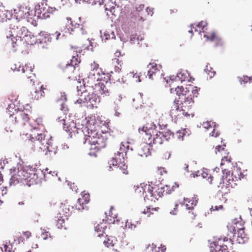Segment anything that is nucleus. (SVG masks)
Returning a JSON list of instances; mask_svg holds the SVG:
<instances>
[{
    "label": "nucleus",
    "mask_w": 252,
    "mask_h": 252,
    "mask_svg": "<svg viewBox=\"0 0 252 252\" xmlns=\"http://www.w3.org/2000/svg\"><path fill=\"white\" fill-rule=\"evenodd\" d=\"M55 10V8L42 2L36 5L34 8H31L23 4L17 6L13 9L12 15L19 18L23 23H29L31 25L36 26L37 19L49 18Z\"/></svg>",
    "instance_id": "1"
},
{
    "label": "nucleus",
    "mask_w": 252,
    "mask_h": 252,
    "mask_svg": "<svg viewBox=\"0 0 252 252\" xmlns=\"http://www.w3.org/2000/svg\"><path fill=\"white\" fill-rule=\"evenodd\" d=\"M10 20L9 31L6 33V37L13 47L16 46L23 41L28 45H33L37 42L35 38L25 27L29 23H23L19 18L15 15Z\"/></svg>",
    "instance_id": "2"
},
{
    "label": "nucleus",
    "mask_w": 252,
    "mask_h": 252,
    "mask_svg": "<svg viewBox=\"0 0 252 252\" xmlns=\"http://www.w3.org/2000/svg\"><path fill=\"white\" fill-rule=\"evenodd\" d=\"M180 101L174 102L170 110L169 114L173 121L177 122L185 117L186 118H192L194 115L193 110L194 101L191 97L187 95H181Z\"/></svg>",
    "instance_id": "3"
},
{
    "label": "nucleus",
    "mask_w": 252,
    "mask_h": 252,
    "mask_svg": "<svg viewBox=\"0 0 252 252\" xmlns=\"http://www.w3.org/2000/svg\"><path fill=\"white\" fill-rule=\"evenodd\" d=\"M34 168L30 166L18 165L17 169L11 168L10 183L15 185L19 182L30 186L35 182L36 176L34 173Z\"/></svg>",
    "instance_id": "4"
},
{
    "label": "nucleus",
    "mask_w": 252,
    "mask_h": 252,
    "mask_svg": "<svg viewBox=\"0 0 252 252\" xmlns=\"http://www.w3.org/2000/svg\"><path fill=\"white\" fill-rule=\"evenodd\" d=\"M135 192L145 201L155 202L163 195L164 190L162 186L151 182L141 184L135 189Z\"/></svg>",
    "instance_id": "5"
},
{
    "label": "nucleus",
    "mask_w": 252,
    "mask_h": 252,
    "mask_svg": "<svg viewBox=\"0 0 252 252\" xmlns=\"http://www.w3.org/2000/svg\"><path fill=\"white\" fill-rule=\"evenodd\" d=\"M21 136L24 140H29L33 143L34 151L40 153L43 152L46 155L52 151L51 137L46 136L44 133L38 134L36 138L24 130L21 132Z\"/></svg>",
    "instance_id": "6"
},
{
    "label": "nucleus",
    "mask_w": 252,
    "mask_h": 252,
    "mask_svg": "<svg viewBox=\"0 0 252 252\" xmlns=\"http://www.w3.org/2000/svg\"><path fill=\"white\" fill-rule=\"evenodd\" d=\"M84 143L90 150H100L105 147V137L97 129L89 130L87 128H83Z\"/></svg>",
    "instance_id": "7"
},
{
    "label": "nucleus",
    "mask_w": 252,
    "mask_h": 252,
    "mask_svg": "<svg viewBox=\"0 0 252 252\" xmlns=\"http://www.w3.org/2000/svg\"><path fill=\"white\" fill-rule=\"evenodd\" d=\"M78 98L75 101L76 104H84L88 108H97L100 102L98 96L94 93H90L84 87L78 91Z\"/></svg>",
    "instance_id": "8"
},
{
    "label": "nucleus",
    "mask_w": 252,
    "mask_h": 252,
    "mask_svg": "<svg viewBox=\"0 0 252 252\" xmlns=\"http://www.w3.org/2000/svg\"><path fill=\"white\" fill-rule=\"evenodd\" d=\"M108 78V75L99 67L98 63L94 62L92 63L90 65V71L86 78L88 83L91 84L95 83L97 81H102L107 83Z\"/></svg>",
    "instance_id": "9"
},
{
    "label": "nucleus",
    "mask_w": 252,
    "mask_h": 252,
    "mask_svg": "<svg viewBox=\"0 0 252 252\" xmlns=\"http://www.w3.org/2000/svg\"><path fill=\"white\" fill-rule=\"evenodd\" d=\"M232 241L226 237L218 238L210 244V252H229L228 251L232 248Z\"/></svg>",
    "instance_id": "10"
},
{
    "label": "nucleus",
    "mask_w": 252,
    "mask_h": 252,
    "mask_svg": "<svg viewBox=\"0 0 252 252\" xmlns=\"http://www.w3.org/2000/svg\"><path fill=\"white\" fill-rule=\"evenodd\" d=\"M97 115H91L85 118L82 125L83 128H87L89 130L97 129V128L104 126L106 123Z\"/></svg>",
    "instance_id": "11"
},
{
    "label": "nucleus",
    "mask_w": 252,
    "mask_h": 252,
    "mask_svg": "<svg viewBox=\"0 0 252 252\" xmlns=\"http://www.w3.org/2000/svg\"><path fill=\"white\" fill-rule=\"evenodd\" d=\"M126 157L124 154L122 155L118 152L116 153L114 157L109 162V170H113V167L116 168H119L123 174H127L128 173L127 166L125 163Z\"/></svg>",
    "instance_id": "12"
},
{
    "label": "nucleus",
    "mask_w": 252,
    "mask_h": 252,
    "mask_svg": "<svg viewBox=\"0 0 252 252\" xmlns=\"http://www.w3.org/2000/svg\"><path fill=\"white\" fill-rule=\"evenodd\" d=\"M139 133L142 135H145V140L148 141L149 144H153L154 137H156V133L159 131L156 129V126L153 123H148L138 129Z\"/></svg>",
    "instance_id": "13"
},
{
    "label": "nucleus",
    "mask_w": 252,
    "mask_h": 252,
    "mask_svg": "<svg viewBox=\"0 0 252 252\" xmlns=\"http://www.w3.org/2000/svg\"><path fill=\"white\" fill-rule=\"evenodd\" d=\"M191 80V78L189 73L186 70H181L177 73L176 77H170L169 79H167L166 81L167 83L169 84V86L172 87V86H176L178 81H180L181 82L185 81L190 82ZM173 90V88H171L170 92L171 93Z\"/></svg>",
    "instance_id": "14"
},
{
    "label": "nucleus",
    "mask_w": 252,
    "mask_h": 252,
    "mask_svg": "<svg viewBox=\"0 0 252 252\" xmlns=\"http://www.w3.org/2000/svg\"><path fill=\"white\" fill-rule=\"evenodd\" d=\"M222 172V182L220 183L219 188L222 189L225 187L229 190L230 188H232L236 184L235 182L237 181L230 171L224 169L223 170Z\"/></svg>",
    "instance_id": "15"
},
{
    "label": "nucleus",
    "mask_w": 252,
    "mask_h": 252,
    "mask_svg": "<svg viewBox=\"0 0 252 252\" xmlns=\"http://www.w3.org/2000/svg\"><path fill=\"white\" fill-rule=\"evenodd\" d=\"M175 91L176 94L179 95H187L191 97L193 99L194 97H197L198 94V89L196 87L189 85L185 88L183 87L177 86L175 88Z\"/></svg>",
    "instance_id": "16"
},
{
    "label": "nucleus",
    "mask_w": 252,
    "mask_h": 252,
    "mask_svg": "<svg viewBox=\"0 0 252 252\" xmlns=\"http://www.w3.org/2000/svg\"><path fill=\"white\" fill-rule=\"evenodd\" d=\"M59 122H60L63 125V128L69 133L70 137L75 135L76 133H78V128L76 126V124L73 121H70L69 120H65L63 117L58 118Z\"/></svg>",
    "instance_id": "17"
},
{
    "label": "nucleus",
    "mask_w": 252,
    "mask_h": 252,
    "mask_svg": "<svg viewBox=\"0 0 252 252\" xmlns=\"http://www.w3.org/2000/svg\"><path fill=\"white\" fill-rule=\"evenodd\" d=\"M11 69L13 71H22V73H26V76L28 78H31V74H32L34 65L32 63H26L25 65H21L20 63H17L11 66Z\"/></svg>",
    "instance_id": "18"
},
{
    "label": "nucleus",
    "mask_w": 252,
    "mask_h": 252,
    "mask_svg": "<svg viewBox=\"0 0 252 252\" xmlns=\"http://www.w3.org/2000/svg\"><path fill=\"white\" fill-rule=\"evenodd\" d=\"M173 137H174V134L170 130H166L164 132L159 131L158 133H156V137L153 138L154 143L161 144L164 140H169Z\"/></svg>",
    "instance_id": "19"
},
{
    "label": "nucleus",
    "mask_w": 252,
    "mask_h": 252,
    "mask_svg": "<svg viewBox=\"0 0 252 252\" xmlns=\"http://www.w3.org/2000/svg\"><path fill=\"white\" fill-rule=\"evenodd\" d=\"M51 34L45 32H41L37 38V43L39 44L43 48H47V46L52 41Z\"/></svg>",
    "instance_id": "20"
},
{
    "label": "nucleus",
    "mask_w": 252,
    "mask_h": 252,
    "mask_svg": "<svg viewBox=\"0 0 252 252\" xmlns=\"http://www.w3.org/2000/svg\"><path fill=\"white\" fill-rule=\"evenodd\" d=\"M116 220H114V217H112L109 215V217L108 218L107 220H103L102 222L97 224L95 227V231L97 233V236L100 237L103 235L104 230L107 227V223H115Z\"/></svg>",
    "instance_id": "21"
},
{
    "label": "nucleus",
    "mask_w": 252,
    "mask_h": 252,
    "mask_svg": "<svg viewBox=\"0 0 252 252\" xmlns=\"http://www.w3.org/2000/svg\"><path fill=\"white\" fill-rule=\"evenodd\" d=\"M148 75L151 79H153L154 76L157 74L160 73L161 66L159 64H157L155 63H150L148 66Z\"/></svg>",
    "instance_id": "22"
},
{
    "label": "nucleus",
    "mask_w": 252,
    "mask_h": 252,
    "mask_svg": "<svg viewBox=\"0 0 252 252\" xmlns=\"http://www.w3.org/2000/svg\"><path fill=\"white\" fill-rule=\"evenodd\" d=\"M104 82L100 81L97 84H95L94 89L96 93L103 96H105L109 95V90L104 84Z\"/></svg>",
    "instance_id": "23"
},
{
    "label": "nucleus",
    "mask_w": 252,
    "mask_h": 252,
    "mask_svg": "<svg viewBox=\"0 0 252 252\" xmlns=\"http://www.w3.org/2000/svg\"><path fill=\"white\" fill-rule=\"evenodd\" d=\"M42 123V119L41 118L33 116L32 117V119L29 122V125L33 129H41L43 127Z\"/></svg>",
    "instance_id": "24"
},
{
    "label": "nucleus",
    "mask_w": 252,
    "mask_h": 252,
    "mask_svg": "<svg viewBox=\"0 0 252 252\" xmlns=\"http://www.w3.org/2000/svg\"><path fill=\"white\" fill-rule=\"evenodd\" d=\"M197 200L196 198H184L183 202H181L182 206H184L187 210H191L196 205Z\"/></svg>",
    "instance_id": "25"
},
{
    "label": "nucleus",
    "mask_w": 252,
    "mask_h": 252,
    "mask_svg": "<svg viewBox=\"0 0 252 252\" xmlns=\"http://www.w3.org/2000/svg\"><path fill=\"white\" fill-rule=\"evenodd\" d=\"M191 175L193 178L201 175L203 178L206 179V180L208 181L210 184H212L213 177L209 174L208 171L206 169H203L201 171H197L195 173H192Z\"/></svg>",
    "instance_id": "26"
},
{
    "label": "nucleus",
    "mask_w": 252,
    "mask_h": 252,
    "mask_svg": "<svg viewBox=\"0 0 252 252\" xmlns=\"http://www.w3.org/2000/svg\"><path fill=\"white\" fill-rule=\"evenodd\" d=\"M149 144L148 141H146V143L141 145V148L138 151V155L142 157H147L150 155L151 145Z\"/></svg>",
    "instance_id": "27"
},
{
    "label": "nucleus",
    "mask_w": 252,
    "mask_h": 252,
    "mask_svg": "<svg viewBox=\"0 0 252 252\" xmlns=\"http://www.w3.org/2000/svg\"><path fill=\"white\" fill-rule=\"evenodd\" d=\"M63 23L65 25V29L69 33H71L75 29L78 28L79 26L78 24H73L71 19L69 17H66L64 20Z\"/></svg>",
    "instance_id": "28"
},
{
    "label": "nucleus",
    "mask_w": 252,
    "mask_h": 252,
    "mask_svg": "<svg viewBox=\"0 0 252 252\" xmlns=\"http://www.w3.org/2000/svg\"><path fill=\"white\" fill-rule=\"evenodd\" d=\"M202 126L205 129H212V131L211 132V133H210V136L217 137L219 135V132L218 131H216V130L215 129V127H216V125L215 124L214 122L211 121H207L204 122L202 124Z\"/></svg>",
    "instance_id": "29"
},
{
    "label": "nucleus",
    "mask_w": 252,
    "mask_h": 252,
    "mask_svg": "<svg viewBox=\"0 0 252 252\" xmlns=\"http://www.w3.org/2000/svg\"><path fill=\"white\" fill-rule=\"evenodd\" d=\"M238 225H241L240 224H235V226H234L233 231H238L237 241L239 243H243L247 240V238L245 237V235H244V236H242L244 233V230L242 227H238Z\"/></svg>",
    "instance_id": "30"
},
{
    "label": "nucleus",
    "mask_w": 252,
    "mask_h": 252,
    "mask_svg": "<svg viewBox=\"0 0 252 252\" xmlns=\"http://www.w3.org/2000/svg\"><path fill=\"white\" fill-rule=\"evenodd\" d=\"M12 17L11 12L5 9L1 5L0 7V22L6 21L7 20H10Z\"/></svg>",
    "instance_id": "31"
},
{
    "label": "nucleus",
    "mask_w": 252,
    "mask_h": 252,
    "mask_svg": "<svg viewBox=\"0 0 252 252\" xmlns=\"http://www.w3.org/2000/svg\"><path fill=\"white\" fill-rule=\"evenodd\" d=\"M15 119L16 121H17V122L23 125H25L26 122H28L29 121V118L28 117V114L23 112L16 113Z\"/></svg>",
    "instance_id": "32"
},
{
    "label": "nucleus",
    "mask_w": 252,
    "mask_h": 252,
    "mask_svg": "<svg viewBox=\"0 0 252 252\" xmlns=\"http://www.w3.org/2000/svg\"><path fill=\"white\" fill-rule=\"evenodd\" d=\"M207 23L206 21H201L198 24H192L191 27L195 29V32H199V33L203 32H204L206 29Z\"/></svg>",
    "instance_id": "33"
},
{
    "label": "nucleus",
    "mask_w": 252,
    "mask_h": 252,
    "mask_svg": "<svg viewBox=\"0 0 252 252\" xmlns=\"http://www.w3.org/2000/svg\"><path fill=\"white\" fill-rule=\"evenodd\" d=\"M188 135H189V133L186 129H181L174 134V137L176 138L179 141H181L184 140V137Z\"/></svg>",
    "instance_id": "34"
},
{
    "label": "nucleus",
    "mask_w": 252,
    "mask_h": 252,
    "mask_svg": "<svg viewBox=\"0 0 252 252\" xmlns=\"http://www.w3.org/2000/svg\"><path fill=\"white\" fill-rule=\"evenodd\" d=\"M129 142L127 141L122 142L120 145L119 151L117 152L126 156L127 151L129 149Z\"/></svg>",
    "instance_id": "35"
},
{
    "label": "nucleus",
    "mask_w": 252,
    "mask_h": 252,
    "mask_svg": "<svg viewBox=\"0 0 252 252\" xmlns=\"http://www.w3.org/2000/svg\"><path fill=\"white\" fill-rule=\"evenodd\" d=\"M101 38L103 41L106 42L110 39H115V36L114 32H110L108 31H105L103 33L101 32Z\"/></svg>",
    "instance_id": "36"
},
{
    "label": "nucleus",
    "mask_w": 252,
    "mask_h": 252,
    "mask_svg": "<svg viewBox=\"0 0 252 252\" xmlns=\"http://www.w3.org/2000/svg\"><path fill=\"white\" fill-rule=\"evenodd\" d=\"M112 0H87L86 3L94 5L98 3L99 5L104 4L105 6H107L109 3L111 2Z\"/></svg>",
    "instance_id": "37"
},
{
    "label": "nucleus",
    "mask_w": 252,
    "mask_h": 252,
    "mask_svg": "<svg viewBox=\"0 0 252 252\" xmlns=\"http://www.w3.org/2000/svg\"><path fill=\"white\" fill-rule=\"evenodd\" d=\"M158 209V207L153 208L151 206H148L144 209L142 211V213L147 215V217H150L151 215L154 214L156 212H157Z\"/></svg>",
    "instance_id": "38"
},
{
    "label": "nucleus",
    "mask_w": 252,
    "mask_h": 252,
    "mask_svg": "<svg viewBox=\"0 0 252 252\" xmlns=\"http://www.w3.org/2000/svg\"><path fill=\"white\" fill-rule=\"evenodd\" d=\"M66 100V95L64 93L62 94L61 98L58 100V103L61 105V109L63 113H65L67 111V108L64 105V103Z\"/></svg>",
    "instance_id": "39"
},
{
    "label": "nucleus",
    "mask_w": 252,
    "mask_h": 252,
    "mask_svg": "<svg viewBox=\"0 0 252 252\" xmlns=\"http://www.w3.org/2000/svg\"><path fill=\"white\" fill-rule=\"evenodd\" d=\"M231 173L236 181L240 180L243 178L241 169L237 167H234L231 171Z\"/></svg>",
    "instance_id": "40"
},
{
    "label": "nucleus",
    "mask_w": 252,
    "mask_h": 252,
    "mask_svg": "<svg viewBox=\"0 0 252 252\" xmlns=\"http://www.w3.org/2000/svg\"><path fill=\"white\" fill-rule=\"evenodd\" d=\"M204 37L206 38V40L209 41H215L217 43L220 41V39L215 35L214 32H212L211 33H207L206 34H204Z\"/></svg>",
    "instance_id": "41"
},
{
    "label": "nucleus",
    "mask_w": 252,
    "mask_h": 252,
    "mask_svg": "<svg viewBox=\"0 0 252 252\" xmlns=\"http://www.w3.org/2000/svg\"><path fill=\"white\" fill-rule=\"evenodd\" d=\"M45 89L43 85L40 86L38 89H36L34 92L35 95L34 97L36 99H38L41 98V96L44 94V90Z\"/></svg>",
    "instance_id": "42"
},
{
    "label": "nucleus",
    "mask_w": 252,
    "mask_h": 252,
    "mask_svg": "<svg viewBox=\"0 0 252 252\" xmlns=\"http://www.w3.org/2000/svg\"><path fill=\"white\" fill-rule=\"evenodd\" d=\"M179 187V185L177 183H174V185H166L164 187H162L163 188V190L164 192L167 194L170 193L172 191L174 190L175 189Z\"/></svg>",
    "instance_id": "43"
},
{
    "label": "nucleus",
    "mask_w": 252,
    "mask_h": 252,
    "mask_svg": "<svg viewBox=\"0 0 252 252\" xmlns=\"http://www.w3.org/2000/svg\"><path fill=\"white\" fill-rule=\"evenodd\" d=\"M81 197L78 198V201L83 204H87L90 201V195L88 193L83 192L82 193Z\"/></svg>",
    "instance_id": "44"
},
{
    "label": "nucleus",
    "mask_w": 252,
    "mask_h": 252,
    "mask_svg": "<svg viewBox=\"0 0 252 252\" xmlns=\"http://www.w3.org/2000/svg\"><path fill=\"white\" fill-rule=\"evenodd\" d=\"M158 251L157 252V247L154 244L150 245L147 248V250L148 251V252L152 251L153 252L155 251V252H164L166 249L164 247V246H163L161 248H158Z\"/></svg>",
    "instance_id": "45"
},
{
    "label": "nucleus",
    "mask_w": 252,
    "mask_h": 252,
    "mask_svg": "<svg viewBox=\"0 0 252 252\" xmlns=\"http://www.w3.org/2000/svg\"><path fill=\"white\" fill-rule=\"evenodd\" d=\"M122 227L125 229H134L136 228V225L132 223L131 221L128 220H126L125 222L124 225H122Z\"/></svg>",
    "instance_id": "46"
},
{
    "label": "nucleus",
    "mask_w": 252,
    "mask_h": 252,
    "mask_svg": "<svg viewBox=\"0 0 252 252\" xmlns=\"http://www.w3.org/2000/svg\"><path fill=\"white\" fill-rule=\"evenodd\" d=\"M204 70L208 74L210 78H212L215 74V71L209 64L206 65Z\"/></svg>",
    "instance_id": "47"
},
{
    "label": "nucleus",
    "mask_w": 252,
    "mask_h": 252,
    "mask_svg": "<svg viewBox=\"0 0 252 252\" xmlns=\"http://www.w3.org/2000/svg\"><path fill=\"white\" fill-rule=\"evenodd\" d=\"M2 252H14L12 246L11 244H5L3 245V247L0 248Z\"/></svg>",
    "instance_id": "48"
},
{
    "label": "nucleus",
    "mask_w": 252,
    "mask_h": 252,
    "mask_svg": "<svg viewBox=\"0 0 252 252\" xmlns=\"http://www.w3.org/2000/svg\"><path fill=\"white\" fill-rule=\"evenodd\" d=\"M126 76L128 77H132L134 81L136 82H141L139 74H137V73L134 74L133 72H130L129 73L127 74Z\"/></svg>",
    "instance_id": "49"
},
{
    "label": "nucleus",
    "mask_w": 252,
    "mask_h": 252,
    "mask_svg": "<svg viewBox=\"0 0 252 252\" xmlns=\"http://www.w3.org/2000/svg\"><path fill=\"white\" fill-rule=\"evenodd\" d=\"M224 147H225L224 145H219L218 146H217L215 149V153L216 154H217L218 152H219V153H221V155H223V153H224V154H225V152L224 151Z\"/></svg>",
    "instance_id": "50"
},
{
    "label": "nucleus",
    "mask_w": 252,
    "mask_h": 252,
    "mask_svg": "<svg viewBox=\"0 0 252 252\" xmlns=\"http://www.w3.org/2000/svg\"><path fill=\"white\" fill-rule=\"evenodd\" d=\"M115 240L112 238H108L107 241H104L103 243L107 247L113 246L115 242Z\"/></svg>",
    "instance_id": "51"
},
{
    "label": "nucleus",
    "mask_w": 252,
    "mask_h": 252,
    "mask_svg": "<svg viewBox=\"0 0 252 252\" xmlns=\"http://www.w3.org/2000/svg\"><path fill=\"white\" fill-rule=\"evenodd\" d=\"M13 106V104H10L7 108V112L10 116L14 115V113L16 112V109L14 108Z\"/></svg>",
    "instance_id": "52"
},
{
    "label": "nucleus",
    "mask_w": 252,
    "mask_h": 252,
    "mask_svg": "<svg viewBox=\"0 0 252 252\" xmlns=\"http://www.w3.org/2000/svg\"><path fill=\"white\" fill-rule=\"evenodd\" d=\"M80 63V61L78 60L77 57L73 56L70 60V65L74 66L77 65Z\"/></svg>",
    "instance_id": "53"
},
{
    "label": "nucleus",
    "mask_w": 252,
    "mask_h": 252,
    "mask_svg": "<svg viewBox=\"0 0 252 252\" xmlns=\"http://www.w3.org/2000/svg\"><path fill=\"white\" fill-rule=\"evenodd\" d=\"M85 206V204H83L82 203H80L78 200L75 206V208L76 210L81 211L84 209Z\"/></svg>",
    "instance_id": "54"
},
{
    "label": "nucleus",
    "mask_w": 252,
    "mask_h": 252,
    "mask_svg": "<svg viewBox=\"0 0 252 252\" xmlns=\"http://www.w3.org/2000/svg\"><path fill=\"white\" fill-rule=\"evenodd\" d=\"M231 161V158L230 157H228V156H224L222 159H221V162L220 165H222L223 164H224L225 162H227L229 163Z\"/></svg>",
    "instance_id": "55"
},
{
    "label": "nucleus",
    "mask_w": 252,
    "mask_h": 252,
    "mask_svg": "<svg viewBox=\"0 0 252 252\" xmlns=\"http://www.w3.org/2000/svg\"><path fill=\"white\" fill-rule=\"evenodd\" d=\"M239 81L241 84H242V81H244V82H247L249 81L252 82V77L249 78L247 76H243V78H239Z\"/></svg>",
    "instance_id": "56"
},
{
    "label": "nucleus",
    "mask_w": 252,
    "mask_h": 252,
    "mask_svg": "<svg viewBox=\"0 0 252 252\" xmlns=\"http://www.w3.org/2000/svg\"><path fill=\"white\" fill-rule=\"evenodd\" d=\"M115 210L114 209H113V207H111L110 210H109V213H108V214H106V216H107V218L108 217H109V215H111L112 217H114V220H115V218L116 217V214L114 213L115 212Z\"/></svg>",
    "instance_id": "57"
},
{
    "label": "nucleus",
    "mask_w": 252,
    "mask_h": 252,
    "mask_svg": "<svg viewBox=\"0 0 252 252\" xmlns=\"http://www.w3.org/2000/svg\"><path fill=\"white\" fill-rule=\"evenodd\" d=\"M49 235H50V234H49V232L48 231H45L42 233L41 236L43 239L46 240L47 239L48 236H49Z\"/></svg>",
    "instance_id": "58"
},
{
    "label": "nucleus",
    "mask_w": 252,
    "mask_h": 252,
    "mask_svg": "<svg viewBox=\"0 0 252 252\" xmlns=\"http://www.w3.org/2000/svg\"><path fill=\"white\" fill-rule=\"evenodd\" d=\"M178 206V205L177 204H176L175 205V207L174 208L173 210L170 212V214L173 215H175L177 214Z\"/></svg>",
    "instance_id": "59"
},
{
    "label": "nucleus",
    "mask_w": 252,
    "mask_h": 252,
    "mask_svg": "<svg viewBox=\"0 0 252 252\" xmlns=\"http://www.w3.org/2000/svg\"><path fill=\"white\" fill-rule=\"evenodd\" d=\"M158 173L161 175H163V174L166 173V171L165 170L164 168L163 167H159L158 168Z\"/></svg>",
    "instance_id": "60"
},
{
    "label": "nucleus",
    "mask_w": 252,
    "mask_h": 252,
    "mask_svg": "<svg viewBox=\"0 0 252 252\" xmlns=\"http://www.w3.org/2000/svg\"><path fill=\"white\" fill-rule=\"evenodd\" d=\"M222 208H223L222 205H219V206H215L214 207L212 206V208L210 209V210H211V211L218 210L220 209H222Z\"/></svg>",
    "instance_id": "61"
},
{
    "label": "nucleus",
    "mask_w": 252,
    "mask_h": 252,
    "mask_svg": "<svg viewBox=\"0 0 252 252\" xmlns=\"http://www.w3.org/2000/svg\"><path fill=\"white\" fill-rule=\"evenodd\" d=\"M52 35L55 37L56 40H58L60 39L61 34L59 32H56L55 33L52 34Z\"/></svg>",
    "instance_id": "62"
},
{
    "label": "nucleus",
    "mask_w": 252,
    "mask_h": 252,
    "mask_svg": "<svg viewBox=\"0 0 252 252\" xmlns=\"http://www.w3.org/2000/svg\"><path fill=\"white\" fill-rule=\"evenodd\" d=\"M15 159H17V158L16 157H15L14 158H13L12 159H11V158L10 159H5L3 160V163L4 164V165L6 164V163H9V161L11 163L13 161H14L15 160Z\"/></svg>",
    "instance_id": "63"
},
{
    "label": "nucleus",
    "mask_w": 252,
    "mask_h": 252,
    "mask_svg": "<svg viewBox=\"0 0 252 252\" xmlns=\"http://www.w3.org/2000/svg\"><path fill=\"white\" fill-rule=\"evenodd\" d=\"M117 81L119 82L120 83L124 84L126 82L127 80L126 79V77L123 76V77L121 79H119L117 80Z\"/></svg>",
    "instance_id": "64"
}]
</instances>
